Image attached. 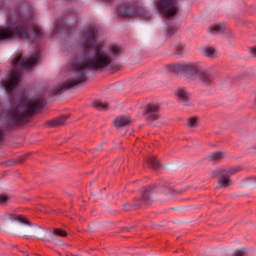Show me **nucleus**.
Wrapping results in <instances>:
<instances>
[{"instance_id":"1","label":"nucleus","mask_w":256,"mask_h":256,"mask_svg":"<svg viewBox=\"0 0 256 256\" xmlns=\"http://www.w3.org/2000/svg\"><path fill=\"white\" fill-rule=\"evenodd\" d=\"M84 37L82 47L84 51H91V49H93V55L72 66L73 71H76L74 78H71L54 90V95H59V93H63V91H67V89L79 85V83H85V81H87V72L83 69L105 71V69H109V67L113 65L116 57H121L123 54V48L117 44H111L107 50H103V43L95 44V39L97 38L95 28L86 30Z\"/></svg>"},{"instance_id":"2","label":"nucleus","mask_w":256,"mask_h":256,"mask_svg":"<svg viewBox=\"0 0 256 256\" xmlns=\"http://www.w3.org/2000/svg\"><path fill=\"white\" fill-rule=\"evenodd\" d=\"M44 106L45 98L43 96H37L28 101L15 103L7 112L6 119L8 123L6 127H15V125L25 123L27 117H31L35 111L43 109Z\"/></svg>"},{"instance_id":"3","label":"nucleus","mask_w":256,"mask_h":256,"mask_svg":"<svg viewBox=\"0 0 256 256\" xmlns=\"http://www.w3.org/2000/svg\"><path fill=\"white\" fill-rule=\"evenodd\" d=\"M39 61V52H35L30 58H23L21 55L16 56L12 61V71L10 77L7 80L2 81V87L8 93L10 101H13L17 94L13 93L14 89L19 85V77H21V71L17 69L19 65L20 69H31L33 65H37Z\"/></svg>"},{"instance_id":"4","label":"nucleus","mask_w":256,"mask_h":256,"mask_svg":"<svg viewBox=\"0 0 256 256\" xmlns=\"http://www.w3.org/2000/svg\"><path fill=\"white\" fill-rule=\"evenodd\" d=\"M168 69L173 71V73H186L190 81H197L199 79L203 85H213V76L195 63L172 64L168 66Z\"/></svg>"},{"instance_id":"5","label":"nucleus","mask_w":256,"mask_h":256,"mask_svg":"<svg viewBox=\"0 0 256 256\" xmlns=\"http://www.w3.org/2000/svg\"><path fill=\"white\" fill-rule=\"evenodd\" d=\"M241 171L240 166H234L230 168H217L211 172L212 177H219L216 189H227L233 185V180L231 175H235Z\"/></svg>"},{"instance_id":"6","label":"nucleus","mask_w":256,"mask_h":256,"mask_svg":"<svg viewBox=\"0 0 256 256\" xmlns=\"http://www.w3.org/2000/svg\"><path fill=\"white\" fill-rule=\"evenodd\" d=\"M11 37L29 41V33L27 32L25 23L16 22L12 26H7L6 28L0 29V41H2V39H11Z\"/></svg>"},{"instance_id":"7","label":"nucleus","mask_w":256,"mask_h":256,"mask_svg":"<svg viewBox=\"0 0 256 256\" xmlns=\"http://www.w3.org/2000/svg\"><path fill=\"white\" fill-rule=\"evenodd\" d=\"M159 13L164 17H175L179 11V3L177 0H157L156 4Z\"/></svg>"},{"instance_id":"8","label":"nucleus","mask_w":256,"mask_h":256,"mask_svg":"<svg viewBox=\"0 0 256 256\" xmlns=\"http://www.w3.org/2000/svg\"><path fill=\"white\" fill-rule=\"evenodd\" d=\"M159 111H161V104H147L143 112L145 121H149L150 123H153V121H157L159 117H161V113Z\"/></svg>"},{"instance_id":"9","label":"nucleus","mask_w":256,"mask_h":256,"mask_svg":"<svg viewBox=\"0 0 256 256\" xmlns=\"http://www.w3.org/2000/svg\"><path fill=\"white\" fill-rule=\"evenodd\" d=\"M159 197V194L157 191L153 189H146L142 193L141 199L138 203H135V207H142L144 205L145 207H149V205H153L154 201H157V198Z\"/></svg>"},{"instance_id":"10","label":"nucleus","mask_w":256,"mask_h":256,"mask_svg":"<svg viewBox=\"0 0 256 256\" xmlns=\"http://www.w3.org/2000/svg\"><path fill=\"white\" fill-rule=\"evenodd\" d=\"M176 97L179 101H182L186 107H191L193 104L189 101L191 99V93L186 88H178L175 92Z\"/></svg>"},{"instance_id":"11","label":"nucleus","mask_w":256,"mask_h":256,"mask_svg":"<svg viewBox=\"0 0 256 256\" xmlns=\"http://www.w3.org/2000/svg\"><path fill=\"white\" fill-rule=\"evenodd\" d=\"M132 123H133V120H131V118L120 116L114 120L113 125L114 127L119 129L121 127H127V125H131Z\"/></svg>"},{"instance_id":"12","label":"nucleus","mask_w":256,"mask_h":256,"mask_svg":"<svg viewBox=\"0 0 256 256\" xmlns=\"http://www.w3.org/2000/svg\"><path fill=\"white\" fill-rule=\"evenodd\" d=\"M228 153L226 151H216L209 154L208 159L209 161H223V159H227Z\"/></svg>"},{"instance_id":"13","label":"nucleus","mask_w":256,"mask_h":256,"mask_svg":"<svg viewBox=\"0 0 256 256\" xmlns=\"http://www.w3.org/2000/svg\"><path fill=\"white\" fill-rule=\"evenodd\" d=\"M67 121V116H62L60 118L53 119L45 123V127H61Z\"/></svg>"},{"instance_id":"14","label":"nucleus","mask_w":256,"mask_h":256,"mask_svg":"<svg viewBox=\"0 0 256 256\" xmlns=\"http://www.w3.org/2000/svg\"><path fill=\"white\" fill-rule=\"evenodd\" d=\"M186 127H188V129H191L192 131L197 129V127H199V117L193 116L188 118L186 122Z\"/></svg>"},{"instance_id":"15","label":"nucleus","mask_w":256,"mask_h":256,"mask_svg":"<svg viewBox=\"0 0 256 256\" xmlns=\"http://www.w3.org/2000/svg\"><path fill=\"white\" fill-rule=\"evenodd\" d=\"M146 163H147V166L149 167V169L157 170V169H159V167H161L159 160H157V157H155V156H151L150 158H148Z\"/></svg>"},{"instance_id":"16","label":"nucleus","mask_w":256,"mask_h":256,"mask_svg":"<svg viewBox=\"0 0 256 256\" xmlns=\"http://www.w3.org/2000/svg\"><path fill=\"white\" fill-rule=\"evenodd\" d=\"M209 31L212 35H221V33H225V24H216L210 27Z\"/></svg>"},{"instance_id":"17","label":"nucleus","mask_w":256,"mask_h":256,"mask_svg":"<svg viewBox=\"0 0 256 256\" xmlns=\"http://www.w3.org/2000/svg\"><path fill=\"white\" fill-rule=\"evenodd\" d=\"M203 55L209 57V59H215L217 57V50L213 47H204Z\"/></svg>"},{"instance_id":"18","label":"nucleus","mask_w":256,"mask_h":256,"mask_svg":"<svg viewBox=\"0 0 256 256\" xmlns=\"http://www.w3.org/2000/svg\"><path fill=\"white\" fill-rule=\"evenodd\" d=\"M182 193H185L184 189H175V188H173L171 186H168L165 189V194L166 195H173V196H175V195H181Z\"/></svg>"},{"instance_id":"19","label":"nucleus","mask_w":256,"mask_h":256,"mask_svg":"<svg viewBox=\"0 0 256 256\" xmlns=\"http://www.w3.org/2000/svg\"><path fill=\"white\" fill-rule=\"evenodd\" d=\"M108 105L109 104L97 100L92 104V107H94V109H97L98 111H107Z\"/></svg>"},{"instance_id":"20","label":"nucleus","mask_w":256,"mask_h":256,"mask_svg":"<svg viewBox=\"0 0 256 256\" xmlns=\"http://www.w3.org/2000/svg\"><path fill=\"white\" fill-rule=\"evenodd\" d=\"M13 221H18L19 223H24L25 225H29V220L25 218L23 215H18L12 218Z\"/></svg>"},{"instance_id":"21","label":"nucleus","mask_w":256,"mask_h":256,"mask_svg":"<svg viewBox=\"0 0 256 256\" xmlns=\"http://www.w3.org/2000/svg\"><path fill=\"white\" fill-rule=\"evenodd\" d=\"M9 201H11V196L5 194L0 195V205H7Z\"/></svg>"},{"instance_id":"22","label":"nucleus","mask_w":256,"mask_h":256,"mask_svg":"<svg viewBox=\"0 0 256 256\" xmlns=\"http://www.w3.org/2000/svg\"><path fill=\"white\" fill-rule=\"evenodd\" d=\"M53 233L58 237H67V232L61 228H54Z\"/></svg>"},{"instance_id":"23","label":"nucleus","mask_w":256,"mask_h":256,"mask_svg":"<svg viewBox=\"0 0 256 256\" xmlns=\"http://www.w3.org/2000/svg\"><path fill=\"white\" fill-rule=\"evenodd\" d=\"M177 31V27L175 26H168L165 30V34L167 37H172V35Z\"/></svg>"},{"instance_id":"24","label":"nucleus","mask_w":256,"mask_h":256,"mask_svg":"<svg viewBox=\"0 0 256 256\" xmlns=\"http://www.w3.org/2000/svg\"><path fill=\"white\" fill-rule=\"evenodd\" d=\"M120 15L121 17H133V15L131 14V12H129V10L120 11Z\"/></svg>"},{"instance_id":"25","label":"nucleus","mask_w":256,"mask_h":256,"mask_svg":"<svg viewBox=\"0 0 256 256\" xmlns=\"http://www.w3.org/2000/svg\"><path fill=\"white\" fill-rule=\"evenodd\" d=\"M5 141V129L0 128V145Z\"/></svg>"},{"instance_id":"26","label":"nucleus","mask_w":256,"mask_h":256,"mask_svg":"<svg viewBox=\"0 0 256 256\" xmlns=\"http://www.w3.org/2000/svg\"><path fill=\"white\" fill-rule=\"evenodd\" d=\"M248 50L252 57H256V46L249 47Z\"/></svg>"},{"instance_id":"27","label":"nucleus","mask_w":256,"mask_h":256,"mask_svg":"<svg viewBox=\"0 0 256 256\" xmlns=\"http://www.w3.org/2000/svg\"><path fill=\"white\" fill-rule=\"evenodd\" d=\"M33 32L35 33V35H43V32H41V28L37 26H34Z\"/></svg>"},{"instance_id":"28","label":"nucleus","mask_w":256,"mask_h":256,"mask_svg":"<svg viewBox=\"0 0 256 256\" xmlns=\"http://www.w3.org/2000/svg\"><path fill=\"white\" fill-rule=\"evenodd\" d=\"M251 149H252V152L256 154V145L252 146Z\"/></svg>"},{"instance_id":"29","label":"nucleus","mask_w":256,"mask_h":256,"mask_svg":"<svg viewBox=\"0 0 256 256\" xmlns=\"http://www.w3.org/2000/svg\"><path fill=\"white\" fill-rule=\"evenodd\" d=\"M103 1H105L106 3H109V1H111V0H103Z\"/></svg>"},{"instance_id":"30","label":"nucleus","mask_w":256,"mask_h":256,"mask_svg":"<svg viewBox=\"0 0 256 256\" xmlns=\"http://www.w3.org/2000/svg\"><path fill=\"white\" fill-rule=\"evenodd\" d=\"M177 49H183V47L179 46Z\"/></svg>"}]
</instances>
